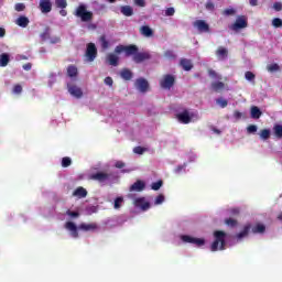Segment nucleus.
I'll return each instance as SVG.
<instances>
[{"label": "nucleus", "instance_id": "1", "mask_svg": "<svg viewBox=\"0 0 282 282\" xmlns=\"http://www.w3.org/2000/svg\"><path fill=\"white\" fill-rule=\"evenodd\" d=\"M122 52H124L126 56L128 57L133 56L132 61H134L137 64L144 63V61H151V53L139 52L138 45L135 44H119L115 47V54H122Z\"/></svg>", "mask_w": 282, "mask_h": 282}, {"label": "nucleus", "instance_id": "2", "mask_svg": "<svg viewBox=\"0 0 282 282\" xmlns=\"http://www.w3.org/2000/svg\"><path fill=\"white\" fill-rule=\"evenodd\" d=\"M214 241L210 246L212 252L217 250H226V232L221 230L214 231Z\"/></svg>", "mask_w": 282, "mask_h": 282}, {"label": "nucleus", "instance_id": "3", "mask_svg": "<svg viewBox=\"0 0 282 282\" xmlns=\"http://www.w3.org/2000/svg\"><path fill=\"white\" fill-rule=\"evenodd\" d=\"M75 17L80 19L83 23H89V21L94 20V12L87 11V6L79 4L75 10Z\"/></svg>", "mask_w": 282, "mask_h": 282}, {"label": "nucleus", "instance_id": "4", "mask_svg": "<svg viewBox=\"0 0 282 282\" xmlns=\"http://www.w3.org/2000/svg\"><path fill=\"white\" fill-rule=\"evenodd\" d=\"M246 28H248V17L246 15H238L235 23L229 25V30L232 32H239V30H246Z\"/></svg>", "mask_w": 282, "mask_h": 282}, {"label": "nucleus", "instance_id": "5", "mask_svg": "<svg viewBox=\"0 0 282 282\" xmlns=\"http://www.w3.org/2000/svg\"><path fill=\"white\" fill-rule=\"evenodd\" d=\"M85 56L88 63H94V61H96V57L98 56V48H96V44L94 43L87 44Z\"/></svg>", "mask_w": 282, "mask_h": 282}, {"label": "nucleus", "instance_id": "6", "mask_svg": "<svg viewBox=\"0 0 282 282\" xmlns=\"http://www.w3.org/2000/svg\"><path fill=\"white\" fill-rule=\"evenodd\" d=\"M182 241L185 243H194L195 246L202 247L206 243L204 238H195L187 235L182 236Z\"/></svg>", "mask_w": 282, "mask_h": 282}, {"label": "nucleus", "instance_id": "7", "mask_svg": "<svg viewBox=\"0 0 282 282\" xmlns=\"http://www.w3.org/2000/svg\"><path fill=\"white\" fill-rule=\"evenodd\" d=\"M175 85V77L173 75H164L163 79L160 82L162 89H171Z\"/></svg>", "mask_w": 282, "mask_h": 282}, {"label": "nucleus", "instance_id": "8", "mask_svg": "<svg viewBox=\"0 0 282 282\" xmlns=\"http://www.w3.org/2000/svg\"><path fill=\"white\" fill-rule=\"evenodd\" d=\"M193 25L200 33H208V32H210V25L208 23H206L204 20H196L193 23Z\"/></svg>", "mask_w": 282, "mask_h": 282}, {"label": "nucleus", "instance_id": "9", "mask_svg": "<svg viewBox=\"0 0 282 282\" xmlns=\"http://www.w3.org/2000/svg\"><path fill=\"white\" fill-rule=\"evenodd\" d=\"M135 87L141 94H147V91H149V82L140 77L135 80Z\"/></svg>", "mask_w": 282, "mask_h": 282}, {"label": "nucleus", "instance_id": "10", "mask_svg": "<svg viewBox=\"0 0 282 282\" xmlns=\"http://www.w3.org/2000/svg\"><path fill=\"white\" fill-rule=\"evenodd\" d=\"M67 89L74 98H83V89L74 84H67Z\"/></svg>", "mask_w": 282, "mask_h": 282}, {"label": "nucleus", "instance_id": "11", "mask_svg": "<svg viewBox=\"0 0 282 282\" xmlns=\"http://www.w3.org/2000/svg\"><path fill=\"white\" fill-rule=\"evenodd\" d=\"M109 177H111V175L105 172H97L90 175V180H94L95 182H99L100 184H102V182H107Z\"/></svg>", "mask_w": 282, "mask_h": 282}, {"label": "nucleus", "instance_id": "12", "mask_svg": "<svg viewBox=\"0 0 282 282\" xmlns=\"http://www.w3.org/2000/svg\"><path fill=\"white\" fill-rule=\"evenodd\" d=\"M39 8L42 14H50L52 10V0H40Z\"/></svg>", "mask_w": 282, "mask_h": 282}, {"label": "nucleus", "instance_id": "13", "mask_svg": "<svg viewBox=\"0 0 282 282\" xmlns=\"http://www.w3.org/2000/svg\"><path fill=\"white\" fill-rule=\"evenodd\" d=\"M176 118L182 124H189V122L192 121L191 113L186 109L183 112L177 113Z\"/></svg>", "mask_w": 282, "mask_h": 282}, {"label": "nucleus", "instance_id": "14", "mask_svg": "<svg viewBox=\"0 0 282 282\" xmlns=\"http://www.w3.org/2000/svg\"><path fill=\"white\" fill-rule=\"evenodd\" d=\"M118 53H109L106 56V63L108 65H111L112 67H118L120 63V57L117 56Z\"/></svg>", "mask_w": 282, "mask_h": 282}, {"label": "nucleus", "instance_id": "15", "mask_svg": "<svg viewBox=\"0 0 282 282\" xmlns=\"http://www.w3.org/2000/svg\"><path fill=\"white\" fill-rule=\"evenodd\" d=\"M134 204L138 208H141L142 210H149L151 208V204L147 202L144 197L137 198L134 200Z\"/></svg>", "mask_w": 282, "mask_h": 282}, {"label": "nucleus", "instance_id": "16", "mask_svg": "<svg viewBox=\"0 0 282 282\" xmlns=\"http://www.w3.org/2000/svg\"><path fill=\"white\" fill-rule=\"evenodd\" d=\"M65 228L66 230H69L72 237H74V239H77L78 237V227H76V224H74L73 221H67L65 224Z\"/></svg>", "mask_w": 282, "mask_h": 282}, {"label": "nucleus", "instance_id": "17", "mask_svg": "<svg viewBox=\"0 0 282 282\" xmlns=\"http://www.w3.org/2000/svg\"><path fill=\"white\" fill-rule=\"evenodd\" d=\"M216 56L218 61H226L228 58V48L219 46L216 50Z\"/></svg>", "mask_w": 282, "mask_h": 282}, {"label": "nucleus", "instance_id": "18", "mask_svg": "<svg viewBox=\"0 0 282 282\" xmlns=\"http://www.w3.org/2000/svg\"><path fill=\"white\" fill-rule=\"evenodd\" d=\"M180 65L185 72L193 69V62L188 58H181Z\"/></svg>", "mask_w": 282, "mask_h": 282}, {"label": "nucleus", "instance_id": "19", "mask_svg": "<svg viewBox=\"0 0 282 282\" xmlns=\"http://www.w3.org/2000/svg\"><path fill=\"white\" fill-rule=\"evenodd\" d=\"M250 116L253 120H259V118L263 116V112L261 111V109H259V107L252 106L250 109Z\"/></svg>", "mask_w": 282, "mask_h": 282}, {"label": "nucleus", "instance_id": "20", "mask_svg": "<svg viewBox=\"0 0 282 282\" xmlns=\"http://www.w3.org/2000/svg\"><path fill=\"white\" fill-rule=\"evenodd\" d=\"M15 23L19 25V28H28V25H30V19L25 15H20L15 20Z\"/></svg>", "mask_w": 282, "mask_h": 282}, {"label": "nucleus", "instance_id": "21", "mask_svg": "<svg viewBox=\"0 0 282 282\" xmlns=\"http://www.w3.org/2000/svg\"><path fill=\"white\" fill-rule=\"evenodd\" d=\"M73 197H78V199H83V198L87 197V189H85V187H77L73 192Z\"/></svg>", "mask_w": 282, "mask_h": 282}, {"label": "nucleus", "instance_id": "22", "mask_svg": "<svg viewBox=\"0 0 282 282\" xmlns=\"http://www.w3.org/2000/svg\"><path fill=\"white\" fill-rule=\"evenodd\" d=\"M140 34H142V36H147L148 39L153 36V29L150 28L149 25H143L139 29Z\"/></svg>", "mask_w": 282, "mask_h": 282}, {"label": "nucleus", "instance_id": "23", "mask_svg": "<svg viewBox=\"0 0 282 282\" xmlns=\"http://www.w3.org/2000/svg\"><path fill=\"white\" fill-rule=\"evenodd\" d=\"M251 228H252V226L246 225V226L243 227V229L236 236V238H237L239 241H241V239L248 237V235H249Z\"/></svg>", "mask_w": 282, "mask_h": 282}, {"label": "nucleus", "instance_id": "24", "mask_svg": "<svg viewBox=\"0 0 282 282\" xmlns=\"http://www.w3.org/2000/svg\"><path fill=\"white\" fill-rule=\"evenodd\" d=\"M120 76L123 80H131V78H133V72L129 68H123L120 72Z\"/></svg>", "mask_w": 282, "mask_h": 282}, {"label": "nucleus", "instance_id": "25", "mask_svg": "<svg viewBox=\"0 0 282 282\" xmlns=\"http://www.w3.org/2000/svg\"><path fill=\"white\" fill-rule=\"evenodd\" d=\"M120 12H121V14H123V17H133V7L122 6L120 8Z\"/></svg>", "mask_w": 282, "mask_h": 282}, {"label": "nucleus", "instance_id": "26", "mask_svg": "<svg viewBox=\"0 0 282 282\" xmlns=\"http://www.w3.org/2000/svg\"><path fill=\"white\" fill-rule=\"evenodd\" d=\"M225 87H226V84H224L223 82H213L212 83L213 91H216V93L224 91Z\"/></svg>", "mask_w": 282, "mask_h": 282}, {"label": "nucleus", "instance_id": "27", "mask_svg": "<svg viewBox=\"0 0 282 282\" xmlns=\"http://www.w3.org/2000/svg\"><path fill=\"white\" fill-rule=\"evenodd\" d=\"M144 182L137 181L134 184L130 186V191H137L138 193L144 191Z\"/></svg>", "mask_w": 282, "mask_h": 282}, {"label": "nucleus", "instance_id": "28", "mask_svg": "<svg viewBox=\"0 0 282 282\" xmlns=\"http://www.w3.org/2000/svg\"><path fill=\"white\" fill-rule=\"evenodd\" d=\"M9 63H10V54L2 53L0 55V67H8Z\"/></svg>", "mask_w": 282, "mask_h": 282}, {"label": "nucleus", "instance_id": "29", "mask_svg": "<svg viewBox=\"0 0 282 282\" xmlns=\"http://www.w3.org/2000/svg\"><path fill=\"white\" fill-rule=\"evenodd\" d=\"M251 230L253 235H263V232H265V225L257 224L256 226L252 227Z\"/></svg>", "mask_w": 282, "mask_h": 282}, {"label": "nucleus", "instance_id": "30", "mask_svg": "<svg viewBox=\"0 0 282 282\" xmlns=\"http://www.w3.org/2000/svg\"><path fill=\"white\" fill-rule=\"evenodd\" d=\"M67 76L69 78H76L78 76V68L75 65H69L67 67Z\"/></svg>", "mask_w": 282, "mask_h": 282}, {"label": "nucleus", "instance_id": "31", "mask_svg": "<svg viewBox=\"0 0 282 282\" xmlns=\"http://www.w3.org/2000/svg\"><path fill=\"white\" fill-rule=\"evenodd\" d=\"M273 134L278 140H282V124L276 123L273 126Z\"/></svg>", "mask_w": 282, "mask_h": 282}, {"label": "nucleus", "instance_id": "32", "mask_svg": "<svg viewBox=\"0 0 282 282\" xmlns=\"http://www.w3.org/2000/svg\"><path fill=\"white\" fill-rule=\"evenodd\" d=\"M122 204H124V198L122 196H119L115 199L113 208L115 210H120L122 208Z\"/></svg>", "mask_w": 282, "mask_h": 282}, {"label": "nucleus", "instance_id": "33", "mask_svg": "<svg viewBox=\"0 0 282 282\" xmlns=\"http://www.w3.org/2000/svg\"><path fill=\"white\" fill-rule=\"evenodd\" d=\"M50 26H45L44 32L40 34V39L41 41H50L51 36H50Z\"/></svg>", "mask_w": 282, "mask_h": 282}, {"label": "nucleus", "instance_id": "34", "mask_svg": "<svg viewBox=\"0 0 282 282\" xmlns=\"http://www.w3.org/2000/svg\"><path fill=\"white\" fill-rule=\"evenodd\" d=\"M96 228H98V226L96 224H80L79 225V229L80 230H96Z\"/></svg>", "mask_w": 282, "mask_h": 282}, {"label": "nucleus", "instance_id": "35", "mask_svg": "<svg viewBox=\"0 0 282 282\" xmlns=\"http://www.w3.org/2000/svg\"><path fill=\"white\" fill-rule=\"evenodd\" d=\"M99 42H100V45H101L102 50H109V41L107 40L106 35H101L99 37Z\"/></svg>", "mask_w": 282, "mask_h": 282}, {"label": "nucleus", "instance_id": "36", "mask_svg": "<svg viewBox=\"0 0 282 282\" xmlns=\"http://www.w3.org/2000/svg\"><path fill=\"white\" fill-rule=\"evenodd\" d=\"M245 78L246 80H248L249 83H252V85H254V79L257 78V75H254V73L247 70L245 73Z\"/></svg>", "mask_w": 282, "mask_h": 282}, {"label": "nucleus", "instance_id": "37", "mask_svg": "<svg viewBox=\"0 0 282 282\" xmlns=\"http://www.w3.org/2000/svg\"><path fill=\"white\" fill-rule=\"evenodd\" d=\"M164 57L169 61H175L177 58V55L175 54V52L167 50L164 52Z\"/></svg>", "mask_w": 282, "mask_h": 282}, {"label": "nucleus", "instance_id": "38", "mask_svg": "<svg viewBox=\"0 0 282 282\" xmlns=\"http://www.w3.org/2000/svg\"><path fill=\"white\" fill-rule=\"evenodd\" d=\"M261 140H270V129H263L260 131Z\"/></svg>", "mask_w": 282, "mask_h": 282}, {"label": "nucleus", "instance_id": "39", "mask_svg": "<svg viewBox=\"0 0 282 282\" xmlns=\"http://www.w3.org/2000/svg\"><path fill=\"white\" fill-rule=\"evenodd\" d=\"M225 224H226V226H229V228H235V227H237L238 223H237V219L226 218Z\"/></svg>", "mask_w": 282, "mask_h": 282}, {"label": "nucleus", "instance_id": "40", "mask_svg": "<svg viewBox=\"0 0 282 282\" xmlns=\"http://www.w3.org/2000/svg\"><path fill=\"white\" fill-rule=\"evenodd\" d=\"M216 104L219 105V107L221 109H226V107H228V100L224 99V98H218L216 99Z\"/></svg>", "mask_w": 282, "mask_h": 282}, {"label": "nucleus", "instance_id": "41", "mask_svg": "<svg viewBox=\"0 0 282 282\" xmlns=\"http://www.w3.org/2000/svg\"><path fill=\"white\" fill-rule=\"evenodd\" d=\"M56 8H61V10H65L67 8V0H55Z\"/></svg>", "mask_w": 282, "mask_h": 282}, {"label": "nucleus", "instance_id": "42", "mask_svg": "<svg viewBox=\"0 0 282 282\" xmlns=\"http://www.w3.org/2000/svg\"><path fill=\"white\" fill-rule=\"evenodd\" d=\"M63 169H67V166H72V159L69 156H65L62 159Z\"/></svg>", "mask_w": 282, "mask_h": 282}, {"label": "nucleus", "instance_id": "43", "mask_svg": "<svg viewBox=\"0 0 282 282\" xmlns=\"http://www.w3.org/2000/svg\"><path fill=\"white\" fill-rule=\"evenodd\" d=\"M164 182L162 180L152 183L151 188L152 191H160V188H162Z\"/></svg>", "mask_w": 282, "mask_h": 282}, {"label": "nucleus", "instance_id": "44", "mask_svg": "<svg viewBox=\"0 0 282 282\" xmlns=\"http://www.w3.org/2000/svg\"><path fill=\"white\" fill-rule=\"evenodd\" d=\"M208 74L210 78H216V80H221V75L217 74L214 69H208Z\"/></svg>", "mask_w": 282, "mask_h": 282}, {"label": "nucleus", "instance_id": "45", "mask_svg": "<svg viewBox=\"0 0 282 282\" xmlns=\"http://www.w3.org/2000/svg\"><path fill=\"white\" fill-rule=\"evenodd\" d=\"M223 14H224V17H232V15L237 14V11L232 8L231 9H225L223 11Z\"/></svg>", "mask_w": 282, "mask_h": 282}, {"label": "nucleus", "instance_id": "46", "mask_svg": "<svg viewBox=\"0 0 282 282\" xmlns=\"http://www.w3.org/2000/svg\"><path fill=\"white\" fill-rule=\"evenodd\" d=\"M268 72H279L281 69V67L279 66V64H270L269 66H267Z\"/></svg>", "mask_w": 282, "mask_h": 282}, {"label": "nucleus", "instance_id": "47", "mask_svg": "<svg viewBox=\"0 0 282 282\" xmlns=\"http://www.w3.org/2000/svg\"><path fill=\"white\" fill-rule=\"evenodd\" d=\"M272 25H273V28H282V20H281V18H274L272 20Z\"/></svg>", "mask_w": 282, "mask_h": 282}, {"label": "nucleus", "instance_id": "48", "mask_svg": "<svg viewBox=\"0 0 282 282\" xmlns=\"http://www.w3.org/2000/svg\"><path fill=\"white\" fill-rule=\"evenodd\" d=\"M154 204H155V206H160V204H164V196L162 194L156 196Z\"/></svg>", "mask_w": 282, "mask_h": 282}, {"label": "nucleus", "instance_id": "49", "mask_svg": "<svg viewBox=\"0 0 282 282\" xmlns=\"http://www.w3.org/2000/svg\"><path fill=\"white\" fill-rule=\"evenodd\" d=\"M144 151H147V149L142 148V147H135L133 149V153H137V155H142L144 153Z\"/></svg>", "mask_w": 282, "mask_h": 282}, {"label": "nucleus", "instance_id": "50", "mask_svg": "<svg viewBox=\"0 0 282 282\" xmlns=\"http://www.w3.org/2000/svg\"><path fill=\"white\" fill-rule=\"evenodd\" d=\"M175 14V8L170 7L165 10V17H173Z\"/></svg>", "mask_w": 282, "mask_h": 282}, {"label": "nucleus", "instance_id": "51", "mask_svg": "<svg viewBox=\"0 0 282 282\" xmlns=\"http://www.w3.org/2000/svg\"><path fill=\"white\" fill-rule=\"evenodd\" d=\"M257 130L258 128L254 124H250L247 127V133H257Z\"/></svg>", "mask_w": 282, "mask_h": 282}, {"label": "nucleus", "instance_id": "52", "mask_svg": "<svg viewBox=\"0 0 282 282\" xmlns=\"http://www.w3.org/2000/svg\"><path fill=\"white\" fill-rule=\"evenodd\" d=\"M14 10L17 12H23V10H25V4L24 3H17L14 7Z\"/></svg>", "mask_w": 282, "mask_h": 282}, {"label": "nucleus", "instance_id": "53", "mask_svg": "<svg viewBox=\"0 0 282 282\" xmlns=\"http://www.w3.org/2000/svg\"><path fill=\"white\" fill-rule=\"evenodd\" d=\"M105 85H108V87H113V78L110 76L106 77L104 80Z\"/></svg>", "mask_w": 282, "mask_h": 282}, {"label": "nucleus", "instance_id": "54", "mask_svg": "<svg viewBox=\"0 0 282 282\" xmlns=\"http://www.w3.org/2000/svg\"><path fill=\"white\" fill-rule=\"evenodd\" d=\"M23 91V87L19 84H17L14 87H13V94H21Z\"/></svg>", "mask_w": 282, "mask_h": 282}, {"label": "nucleus", "instance_id": "55", "mask_svg": "<svg viewBox=\"0 0 282 282\" xmlns=\"http://www.w3.org/2000/svg\"><path fill=\"white\" fill-rule=\"evenodd\" d=\"M273 10H275V12H281L282 3L281 2H274L273 3Z\"/></svg>", "mask_w": 282, "mask_h": 282}, {"label": "nucleus", "instance_id": "56", "mask_svg": "<svg viewBox=\"0 0 282 282\" xmlns=\"http://www.w3.org/2000/svg\"><path fill=\"white\" fill-rule=\"evenodd\" d=\"M66 215H68V217H80V214L78 212H72V210H67Z\"/></svg>", "mask_w": 282, "mask_h": 282}, {"label": "nucleus", "instance_id": "57", "mask_svg": "<svg viewBox=\"0 0 282 282\" xmlns=\"http://www.w3.org/2000/svg\"><path fill=\"white\" fill-rule=\"evenodd\" d=\"M48 41L52 45H56V43L61 41V37L58 36L50 37Z\"/></svg>", "mask_w": 282, "mask_h": 282}, {"label": "nucleus", "instance_id": "58", "mask_svg": "<svg viewBox=\"0 0 282 282\" xmlns=\"http://www.w3.org/2000/svg\"><path fill=\"white\" fill-rule=\"evenodd\" d=\"M205 8L206 10H209L210 12H213V10H215V4L210 1H208L206 4H205Z\"/></svg>", "mask_w": 282, "mask_h": 282}, {"label": "nucleus", "instance_id": "59", "mask_svg": "<svg viewBox=\"0 0 282 282\" xmlns=\"http://www.w3.org/2000/svg\"><path fill=\"white\" fill-rule=\"evenodd\" d=\"M242 116H243V113H241L239 110L234 111V118L236 120H241Z\"/></svg>", "mask_w": 282, "mask_h": 282}, {"label": "nucleus", "instance_id": "60", "mask_svg": "<svg viewBox=\"0 0 282 282\" xmlns=\"http://www.w3.org/2000/svg\"><path fill=\"white\" fill-rule=\"evenodd\" d=\"M134 3H135L139 8H144V6H147V1H144V0H134Z\"/></svg>", "mask_w": 282, "mask_h": 282}, {"label": "nucleus", "instance_id": "61", "mask_svg": "<svg viewBox=\"0 0 282 282\" xmlns=\"http://www.w3.org/2000/svg\"><path fill=\"white\" fill-rule=\"evenodd\" d=\"M22 67L25 72H30V69H32V63H26Z\"/></svg>", "mask_w": 282, "mask_h": 282}, {"label": "nucleus", "instance_id": "62", "mask_svg": "<svg viewBox=\"0 0 282 282\" xmlns=\"http://www.w3.org/2000/svg\"><path fill=\"white\" fill-rule=\"evenodd\" d=\"M116 169H124V163L121 162V161H118V162L116 163Z\"/></svg>", "mask_w": 282, "mask_h": 282}, {"label": "nucleus", "instance_id": "63", "mask_svg": "<svg viewBox=\"0 0 282 282\" xmlns=\"http://www.w3.org/2000/svg\"><path fill=\"white\" fill-rule=\"evenodd\" d=\"M239 208H232L231 210H230V214L231 215H239Z\"/></svg>", "mask_w": 282, "mask_h": 282}, {"label": "nucleus", "instance_id": "64", "mask_svg": "<svg viewBox=\"0 0 282 282\" xmlns=\"http://www.w3.org/2000/svg\"><path fill=\"white\" fill-rule=\"evenodd\" d=\"M6 36V29L0 28V39H3Z\"/></svg>", "mask_w": 282, "mask_h": 282}]
</instances>
